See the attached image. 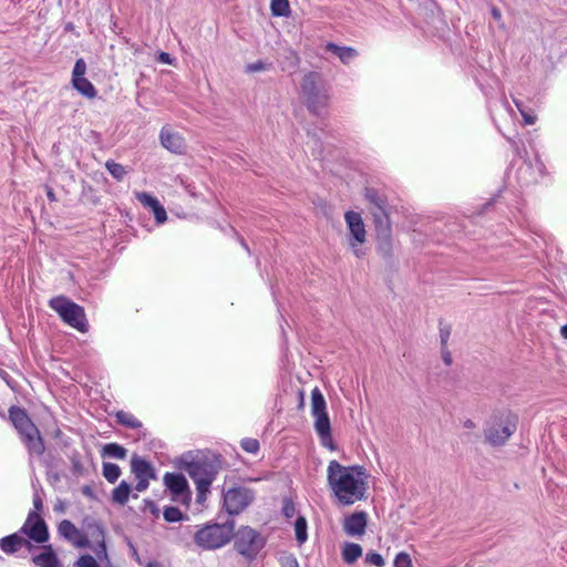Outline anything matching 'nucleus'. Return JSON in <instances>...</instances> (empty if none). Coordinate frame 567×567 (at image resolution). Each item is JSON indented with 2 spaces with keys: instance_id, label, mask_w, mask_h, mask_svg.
Here are the masks:
<instances>
[{
  "instance_id": "nucleus-42",
  "label": "nucleus",
  "mask_w": 567,
  "mask_h": 567,
  "mask_svg": "<svg viewBox=\"0 0 567 567\" xmlns=\"http://www.w3.org/2000/svg\"><path fill=\"white\" fill-rule=\"evenodd\" d=\"M152 210L157 223L162 224L167 219L166 210L159 203Z\"/></svg>"
},
{
  "instance_id": "nucleus-29",
  "label": "nucleus",
  "mask_w": 567,
  "mask_h": 567,
  "mask_svg": "<svg viewBox=\"0 0 567 567\" xmlns=\"http://www.w3.org/2000/svg\"><path fill=\"white\" fill-rule=\"evenodd\" d=\"M116 419L121 424L126 425L131 429H137L142 425L141 422L133 414H131L128 412H124V411L117 412Z\"/></svg>"
},
{
  "instance_id": "nucleus-49",
  "label": "nucleus",
  "mask_w": 567,
  "mask_h": 567,
  "mask_svg": "<svg viewBox=\"0 0 567 567\" xmlns=\"http://www.w3.org/2000/svg\"><path fill=\"white\" fill-rule=\"evenodd\" d=\"M442 357L446 365L452 364V355L450 351L446 349V347L442 349Z\"/></svg>"
},
{
  "instance_id": "nucleus-10",
  "label": "nucleus",
  "mask_w": 567,
  "mask_h": 567,
  "mask_svg": "<svg viewBox=\"0 0 567 567\" xmlns=\"http://www.w3.org/2000/svg\"><path fill=\"white\" fill-rule=\"evenodd\" d=\"M235 537L236 549L239 554L247 557L256 556L264 546L260 535L248 526L239 528Z\"/></svg>"
},
{
  "instance_id": "nucleus-3",
  "label": "nucleus",
  "mask_w": 567,
  "mask_h": 567,
  "mask_svg": "<svg viewBox=\"0 0 567 567\" xmlns=\"http://www.w3.org/2000/svg\"><path fill=\"white\" fill-rule=\"evenodd\" d=\"M328 483L339 505L354 503V466H342L331 461L328 465Z\"/></svg>"
},
{
  "instance_id": "nucleus-5",
  "label": "nucleus",
  "mask_w": 567,
  "mask_h": 567,
  "mask_svg": "<svg viewBox=\"0 0 567 567\" xmlns=\"http://www.w3.org/2000/svg\"><path fill=\"white\" fill-rule=\"evenodd\" d=\"M9 419L19 432L29 452L37 455L43 454L44 444L42 437L25 410L19 406H11L9 410Z\"/></svg>"
},
{
  "instance_id": "nucleus-36",
  "label": "nucleus",
  "mask_w": 567,
  "mask_h": 567,
  "mask_svg": "<svg viewBox=\"0 0 567 567\" xmlns=\"http://www.w3.org/2000/svg\"><path fill=\"white\" fill-rule=\"evenodd\" d=\"M342 558L348 564L354 563V544L353 543H346L343 550H342Z\"/></svg>"
},
{
  "instance_id": "nucleus-37",
  "label": "nucleus",
  "mask_w": 567,
  "mask_h": 567,
  "mask_svg": "<svg viewBox=\"0 0 567 567\" xmlns=\"http://www.w3.org/2000/svg\"><path fill=\"white\" fill-rule=\"evenodd\" d=\"M86 72V64L83 59L76 60L73 72H72V79H79L84 78Z\"/></svg>"
},
{
  "instance_id": "nucleus-51",
  "label": "nucleus",
  "mask_w": 567,
  "mask_h": 567,
  "mask_svg": "<svg viewBox=\"0 0 567 567\" xmlns=\"http://www.w3.org/2000/svg\"><path fill=\"white\" fill-rule=\"evenodd\" d=\"M33 506L37 511H41L43 507L42 499L38 494H35L33 497Z\"/></svg>"
},
{
  "instance_id": "nucleus-57",
  "label": "nucleus",
  "mask_w": 567,
  "mask_h": 567,
  "mask_svg": "<svg viewBox=\"0 0 567 567\" xmlns=\"http://www.w3.org/2000/svg\"><path fill=\"white\" fill-rule=\"evenodd\" d=\"M362 555V548L357 544V558Z\"/></svg>"
},
{
  "instance_id": "nucleus-48",
  "label": "nucleus",
  "mask_w": 567,
  "mask_h": 567,
  "mask_svg": "<svg viewBox=\"0 0 567 567\" xmlns=\"http://www.w3.org/2000/svg\"><path fill=\"white\" fill-rule=\"evenodd\" d=\"M462 427L466 431H475L476 430V424L473 420L471 419H466L462 422Z\"/></svg>"
},
{
  "instance_id": "nucleus-12",
  "label": "nucleus",
  "mask_w": 567,
  "mask_h": 567,
  "mask_svg": "<svg viewBox=\"0 0 567 567\" xmlns=\"http://www.w3.org/2000/svg\"><path fill=\"white\" fill-rule=\"evenodd\" d=\"M20 533L27 535L30 539L39 544L45 543L49 539L47 524L35 512H31L28 515Z\"/></svg>"
},
{
  "instance_id": "nucleus-7",
  "label": "nucleus",
  "mask_w": 567,
  "mask_h": 567,
  "mask_svg": "<svg viewBox=\"0 0 567 567\" xmlns=\"http://www.w3.org/2000/svg\"><path fill=\"white\" fill-rule=\"evenodd\" d=\"M50 307L59 313L64 322L80 332L87 331L84 309L64 296H58L49 301Z\"/></svg>"
},
{
  "instance_id": "nucleus-26",
  "label": "nucleus",
  "mask_w": 567,
  "mask_h": 567,
  "mask_svg": "<svg viewBox=\"0 0 567 567\" xmlns=\"http://www.w3.org/2000/svg\"><path fill=\"white\" fill-rule=\"evenodd\" d=\"M121 475V468L114 463H103V476L110 483H115Z\"/></svg>"
},
{
  "instance_id": "nucleus-28",
  "label": "nucleus",
  "mask_w": 567,
  "mask_h": 567,
  "mask_svg": "<svg viewBox=\"0 0 567 567\" xmlns=\"http://www.w3.org/2000/svg\"><path fill=\"white\" fill-rule=\"evenodd\" d=\"M105 167L107 172L116 179L122 181L125 175L127 174V171L122 164L115 163L113 161H107L105 163Z\"/></svg>"
},
{
  "instance_id": "nucleus-32",
  "label": "nucleus",
  "mask_w": 567,
  "mask_h": 567,
  "mask_svg": "<svg viewBox=\"0 0 567 567\" xmlns=\"http://www.w3.org/2000/svg\"><path fill=\"white\" fill-rule=\"evenodd\" d=\"M183 517L182 512L177 507H166L164 511V518L166 522L175 523L179 522Z\"/></svg>"
},
{
  "instance_id": "nucleus-41",
  "label": "nucleus",
  "mask_w": 567,
  "mask_h": 567,
  "mask_svg": "<svg viewBox=\"0 0 567 567\" xmlns=\"http://www.w3.org/2000/svg\"><path fill=\"white\" fill-rule=\"evenodd\" d=\"M357 243L365 241V229L362 219L357 215V234H355Z\"/></svg>"
},
{
  "instance_id": "nucleus-53",
  "label": "nucleus",
  "mask_w": 567,
  "mask_h": 567,
  "mask_svg": "<svg viewBox=\"0 0 567 567\" xmlns=\"http://www.w3.org/2000/svg\"><path fill=\"white\" fill-rule=\"evenodd\" d=\"M447 339H449V331L442 332L441 333V341H442L443 348L446 347Z\"/></svg>"
},
{
  "instance_id": "nucleus-19",
  "label": "nucleus",
  "mask_w": 567,
  "mask_h": 567,
  "mask_svg": "<svg viewBox=\"0 0 567 567\" xmlns=\"http://www.w3.org/2000/svg\"><path fill=\"white\" fill-rule=\"evenodd\" d=\"M131 471L136 478H155L153 466L137 455L131 460Z\"/></svg>"
},
{
  "instance_id": "nucleus-30",
  "label": "nucleus",
  "mask_w": 567,
  "mask_h": 567,
  "mask_svg": "<svg viewBox=\"0 0 567 567\" xmlns=\"http://www.w3.org/2000/svg\"><path fill=\"white\" fill-rule=\"evenodd\" d=\"M393 567H413L411 556L406 551H400L393 559Z\"/></svg>"
},
{
  "instance_id": "nucleus-2",
  "label": "nucleus",
  "mask_w": 567,
  "mask_h": 567,
  "mask_svg": "<svg viewBox=\"0 0 567 567\" xmlns=\"http://www.w3.org/2000/svg\"><path fill=\"white\" fill-rule=\"evenodd\" d=\"M300 94L308 111L317 116L323 115L330 103L329 86L319 72H308L300 82Z\"/></svg>"
},
{
  "instance_id": "nucleus-6",
  "label": "nucleus",
  "mask_w": 567,
  "mask_h": 567,
  "mask_svg": "<svg viewBox=\"0 0 567 567\" xmlns=\"http://www.w3.org/2000/svg\"><path fill=\"white\" fill-rule=\"evenodd\" d=\"M363 210L371 216L379 237H388L391 231V219L384 200L372 189L362 196Z\"/></svg>"
},
{
  "instance_id": "nucleus-38",
  "label": "nucleus",
  "mask_w": 567,
  "mask_h": 567,
  "mask_svg": "<svg viewBox=\"0 0 567 567\" xmlns=\"http://www.w3.org/2000/svg\"><path fill=\"white\" fill-rule=\"evenodd\" d=\"M365 560L373 565V566H377V567H383L385 561H384V558L382 557V555H380L379 553H368L365 555Z\"/></svg>"
},
{
  "instance_id": "nucleus-60",
  "label": "nucleus",
  "mask_w": 567,
  "mask_h": 567,
  "mask_svg": "<svg viewBox=\"0 0 567 567\" xmlns=\"http://www.w3.org/2000/svg\"><path fill=\"white\" fill-rule=\"evenodd\" d=\"M243 246L245 247L246 250H248V246L243 241Z\"/></svg>"
},
{
  "instance_id": "nucleus-8",
  "label": "nucleus",
  "mask_w": 567,
  "mask_h": 567,
  "mask_svg": "<svg viewBox=\"0 0 567 567\" xmlns=\"http://www.w3.org/2000/svg\"><path fill=\"white\" fill-rule=\"evenodd\" d=\"M311 414L315 417V429L322 445L333 449L326 400L318 388L311 391Z\"/></svg>"
},
{
  "instance_id": "nucleus-58",
  "label": "nucleus",
  "mask_w": 567,
  "mask_h": 567,
  "mask_svg": "<svg viewBox=\"0 0 567 567\" xmlns=\"http://www.w3.org/2000/svg\"><path fill=\"white\" fill-rule=\"evenodd\" d=\"M289 567H299L296 559H291Z\"/></svg>"
},
{
  "instance_id": "nucleus-20",
  "label": "nucleus",
  "mask_w": 567,
  "mask_h": 567,
  "mask_svg": "<svg viewBox=\"0 0 567 567\" xmlns=\"http://www.w3.org/2000/svg\"><path fill=\"white\" fill-rule=\"evenodd\" d=\"M324 52L331 53L338 58L343 64H349L354 58V51L350 47H340L334 43H327L323 47Z\"/></svg>"
},
{
  "instance_id": "nucleus-56",
  "label": "nucleus",
  "mask_w": 567,
  "mask_h": 567,
  "mask_svg": "<svg viewBox=\"0 0 567 567\" xmlns=\"http://www.w3.org/2000/svg\"><path fill=\"white\" fill-rule=\"evenodd\" d=\"M146 567H159V564L156 561H150Z\"/></svg>"
},
{
  "instance_id": "nucleus-44",
  "label": "nucleus",
  "mask_w": 567,
  "mask_h": 567,
  "mask_svg": "<svg viewBox=\"0 0 567 567\" xmlns=\"http://www.w3.org/2000/svg\"><path fill=\"white\" fill-rule=\"evenodd\" d=\"M267 69V65L266 63H264L262 61H256L254 63H250L246 66V71L249 72V73H255V72H259V71H264Z\"/></svg>"
},
{
  "instance_id": "nucleus-1",
  "label": "nucleus",
  "mask_w": 567,
  "mask_h": 567,
  "mask_svg": "<svg viewBox=\"0 0 567 567\" xmlns=\"http://www.w3.org/2000/svg\"><path fill=\"white\" fill-rule=\"evenodd\" d=\"M178 464L195 482L198 492L197 501L203 502L219 471V460L215 455L189 453L182 455Z\"/></svg>"
},
{
  "instance_id": "nucleus-47",
  "label": "nucleus",
  "mask_w": 567,
  "mask_h": 567,
  "mask_svg": "<svg viewBox=\"0 0 567 567\" xmlns=\"http://www.w3.org/2000/svg\"><path fill=\"white\" fill-rule=\"evenodd\" d=\"M144 511H150L153 515H158V508L153 501L144 502Z\"/></svg>"
},
{
  "instance_id": "nucleus-9",
  "label": "nucleus",
  "mask_w": 567,
  "mask_h": 567,
  "mask_svg": "<svg viewBox=\"0 0 567 567\" xmlns=\"http://www.w3.org/2000/svg\"><path fill=\"white\" fill-rule=\"evenodd\" d=\"M233 536V525H210L195 534V542L203 548L215 549L227 544Z\"/></svg>"
},
{
  "instance_id": "nucleus-39",
  "label": "nucleus",
  "mask_w": 567,
  "mask_h": 567,
  "mask_svg": "<svg viewBox=\"0 0 567 567\" xmlns=\"http://www.w3.org/2000/svg\"><path fill=\"white\" fill-rule=\"evenodd\" d=\"M241 447L249 453H257L259 450V442L256 439H245L241 442Z\"/></svg>"
},
{
  "instance_id": "nucleus-17",
  "label": "nucleus",
  "mask_w": 567,
  "mask_h": 567,
  "mask_svg": "<svg viewBox=\"0 0 567 567\" xmlns=\"http://www.w3.org/2000/svg\"><path fill=\"white\" fill-rule=\"evenodd\" d=\"M372 483L370 473L362 466H357V501L369 498V491Z\"/></svg>"
},
{
  "instance_id": "nucleus-22",
  "label": "nucleus",
  "mask_w": 567,
  "mask_h": 567,
  "mask_svg": "<svg viewBox=\"0 0 567 567\" xmlns=\"http://www.w3.org/2000/svg\"><path fill=\"white\" fill-rule=\"evenodd\" d=\"M132 492V486L122 481L117 487H115L112 492V501L120 505H125L128 501L130 494Z\"/></svg>"
},
{
  "instance_id": "nucleus-45",
  "label": "nucleus",
  "mask_w": 567,
  "mask_h": 567,
  "mask_svg": "<svg viewBox=\"0 0 567 567\" xmlns=\"http://www.w3.org/2000/svg\"><path fill=\"white\" fill-rule=\"evenodd\" d=\"M282 513L288 518H291L295 515V505L291 501H285Z\"/></svg>"
},
{
  "instance_id": "nucleus-11",
  "label": "nucleus",
  "mask_w": 567,
  "mask_h": 567,
  "mask_svg": "<svg viewBox=\"0 0 567 567\" xmlns=\"http://www.w3.org/2000/svg\"><path fill=\"white\" fill-rule=\"evenodd\" d=\"M255 498L251 489L246 487L229 488L224 494V506L230 515H237L243 512Z\"/></svg>"
},
{
  "instance_id": "nucleus-34",
  "label": "nucleus",
  "mask_w": 567,
  "mask_h": 567,
  "mask_svg": "<svg viewBox=\"0 0 567 567\" xmlns=\"http://www.w3.org/2000/svg\"><path fill=\"white\" fill-rule=\"evenodd\" d=\"M75 567H101L96 558L91 555H82L75 563Z\"/></svg>"
},
{
  "instance_id": "nucleus-24",
  "label": "nucleus",
  "mask_w": 567,
  "mask_h": 567,
  "mask_svg": "<svg viewBox=\"0 0 567 567\" xmlns=\"http://www.w3.org/2000/svg\"><path fill=\"white\" fill-rule=\"evenodd\" d=\"M126 449H124L122 445L117 443L105 444L101 452V455L103 457H112L117 460H124L126 457Z\"/></svg>"
},
{
  "instance_id": "nucleus-46",
  "label": "nucleus",
  "mask_w": 567,
  "mask_h": 567,
  "mask_svg": "<svg viewBox=\"0 0 567 567\" xmlns=\"http://www.w3.org/2000/svg\"><path fill=\"white\" fill-rule=\"evenodd\" d=\"M136 480H137V484L135 486V489L137 492H143L148 487L151 478H136Z\"/></svg>"
},
{
  "instance_id": "nucleus-33",
  "label": "nucleus",
  "mask_w": 567,
  "mask_h": 567,
  "mask_svg": "<svg viewBox=\"0 0 567 567\" xmlns=\"http://www.w3.org/2000/svg\"><path fill=\"white\" fill-rule=\"evenodd\" d=\"M368 526V516L364 512H357V536H362Z\"/></svg>"
},
{
  "instance_id": "nucleus-52",
  "label": "nucleus",
  "mask_w": 567,
  "mask_h": 567,
  "mask_svg": "<svg viewBox=\"0 0 567 567\" xmlns=\"http://www.w3.org/2000/svg\"><path fill=\"white\" fill-rule=\"evenodd\" d=\"M524 123L530 125L535 122V117L532 115L523 114Z\"/></svg>"
},
{
  "instance_id": "nucleus-13",
  "label": "nucleus",
  "mask_w": 567,
  "mask_h": 567,
  "mask_svg": "<svg viewBox=\"0 0 567 567\" xmlns=\"http://www.w3.org/2000/svg\"><path fill=\"white\" fill-rule=\"evenodd\" d=\"M59 534L78 548L89 547L90 540L72 522L64 519L59 524Z\"/></svg>"
},
{
  "instance_id": "nucleus-50",
  "label": "nucleus",
  "mask_w": 567,
  "mask_h": 567,
  "mask_svg": "<svg viewBox=\"0 0 567 567\" xmlns=\"http://www.w3.org/2000/svg\"><path fill=\"white\" fill-rule=\"evenodd\" d=\"M158 61L165 64L172 63L171 55L166 52H161V54L158 55Z\"/></svg>"
},
{
  "instance_id": "nucleus-21",
  "label": "nucleus",
  "mask_w": 567,
  "mask_h": 567,
  "mask_svg": "<svg viewBox=\"0 0 567 567\" xmlns=\"http://www.w3.org/2000/svg\"><path fill=\"white\" fill-rule=\"evenodd\" d=\"M83 528L85 529L84 535H86L87 538L91 537L95 542L104 539V530L96 520L86 518L83 523Z\"/></svg>"
},
{
  "instance_id": "nucleus-18",
  "label": "nucleus",
  "mask_w": 567,
  "mask_h": 567,
  "mask_svg": "<svg viewBox=\"0 0 567 567\" xmlns=\"http://www.w3.org/2000/svg\"><path fill=\"white\" fill-rule=\"evenodd\" d=\"M164 484L174 496H182L188 491L187 481L182 474L166 473Z\"/></svg>"
},
{
  "instance_id": "nucleus-16",
  "label": "nucleus",
  "mask_w": 567,
  "mask_h": 567,
  "mask_svg": "<svg viewBox=\"0 0 567 567\" xmlns=\"http://www.w3.org/2000/svg\"><path fill=\"white\" fill-rule=\"evenodd\" d=\"M23 546L28 547L29 550L33 549V545L19 533L9 535L0 540V548L7 554H13Z\"/></svg>"
},
{
  "instance_id": "nucleus-40",
  "label": "nucleus",
  "mask_w": 567,
  "mask_h": 567,
  "mask_svg": "<svg viewBox=\"0 0 567 567\" xmlns=\"http://www.w3.org/2000/svg\"><path fill=\"white\" fill-rule=\"evenodd\" d=\"M97 546L94 548L96 560H107V551L104 539L96 542Z\"/></svg>"
},
{
  "instance_id": "nucleus-43",
  "label": "nucleus",
  "mask_w": 567,
  "mask_h": 567,
  "mask_svg": "<svg viewBox=\"0 0 567 567\" xmlns=\"http://www.w3.org/2000/svg\"><path fill=\"white\" fill-rule=\"evenodd\" d=\"M343 528L348 535L354 536V514L346 517Z\"/></svg>"
},
{
  "instance_id": "nucleus-4",
  "label": "nucleus",
  "mask_w": 567,
  "mask_h": 567,
  "mask_svg": "<svg viewBox=\"0 0 567 567\" xmlns=\"http://www.w3.org/2000/svg\"><path fill=\"white\" fill-rule=\"evenodd\" d=\"M517 427L516 415L503 410L494 413L484 429L485 442L491 446L504 445L515 433Z\"/></svg>"
},
{
  "instance_id": "nucleus-23",
  "label": "nucleus",
  "mask_w": 567,
  "mask_h": 567,
  "mask_svg": "<svg viewBox=\"0 0 567 567\" xmlns=\"http://www.w3.org/2000/svg\"><path fill=\"white\" fill-rule=\"evenodd\" d=\"M72 85L76 91L89 99H93L96 95L95 87L85 76L72 79Z\"/></svg>"
},
{
  "instance_id": "nucleus-59",
  "label": "nucleus",
  "mask_w": 567,
  "mask_h": 567,
  "mask_svg": "<svg viewBox=\"0 0 567 567\" xmlns=\"http://www.w3.org/2000/svg\"><path fill=\"white\" fill-rule=\"evenodd\" d=\"M300 395H301V400H303L302 393H300ZM302 405H303V401L300 402V406H302Z\"/></svg>"
},
{
  "instance_id": "nucleus-27",
  "label": "nucleus",
  "mask_w": 567,
  "mask_h": 567,
  "mask_svg": "<svg viewBox=\"0 0 567 567\" xmlns=\"http://www.w3.org/2000/svg\"><path fill=\"white\" fill-rule=\"evenodd\" d=\"M295 534H296V539L298 540L299 544H303L307 540V538H308V535H307V520H306L305 517L299 516L296 519V523H295Z\"/></svg>"
},
{
  "instance_id": "nucleus-25",
  "label": "nucleus",
  "mask_w": 567,
  "mask_h": 567,
  "mask_svg": "<svg viewBox=\"0 0 567 567\" xmlns=\"http://www.w3.org/2000/svg\"><path fill=\"white\" fill-rule=\"evenodd\" d=\"M271 13L276 17H287L290 12L288 0H271Z\"/></svg>"
},
{
  "instance_id": "nucleus-55",
  "label": "nucleus",
  "mask_w": 567,
  "mask_h": 567,
  "mask_svg": "<svg viewBox=\"0 0 567 567\" xmlns=\"http://www.w3.org/2000/svg\"><path fill=\"white\" fill-rule=\"evenodd\" d=\"M560 333L564 339H567V323L561 327Z\"/></svg>"
},
{
  "instance_id": "nucleus-15",
  "label": "nucleus",
  "mask_w": 567,
  "mask_h": 567,
  "mask_svg": "<svg viewBox=\"0 0 567 567\" xmlns=\"http://www.w3.org/2000/svg\"><path fill=\"white\" fill-rule=\"evenodd\" d=\"M161 143L162 145L173 152V153H182L185 148L184 140L178 134L169 130L168 127H163L161 131Z\"/></svg>"
},
{
  "instance_id": "nucleus-54",
  "label": "nucleus",
  "mask_w": 567,
  "mask_h": 567,
  "mask_svg": "<svg viewBox=\"0 0 567 567\" xmlns=\"http://www.w3.org/2000/svg\"><path fill=\"white\" fill-rule=\"evenodd\" d=\"M47 196H48V198H49L51 202H55V200H56L55 195H54V193H53V190H52L51 188H49V189H48V192H47Z\"/></svg>"
},
{
  "instance_id": "nucleus-35",
  "label": "nucleus",
  "mask_w": 567,
  "mask_h": 567,
  "mask_svg": "<svg viewBox=\"0 0 567 567\" xmlns=\"http://www.w3.org/2000/svg\"><path fill=\"white\" fill-rule=\"evenodd\" d=\"M344 218L350 230L349 245L354 247V212L348 210Z\"/></svg>"
},
{
  "instance_id": "nucleus-31",
  "label": "nucleus",
  "mask_w": 567,
  "mask_h": 567,
  "mask_svg": "<svg viewBox=\"0 0 567 567\" xmlns=\"http://www.w3.org/2000/svg\"><path fill=\"white\" fill-rule=\"evenodd\" d=\"M135 197L141 204H143L144 206H147L152 209L154 208V206H156L159 203L155 197H153L152 195H150L145 192L136 193Z\"/></svg>"
},
{
  "instance_id": "nucleus-14",
  "label": "nucleus",
  "mask_w": 567,
  "mask_h": 567,
  "mask_svg": "<svg viewBox=\"0 0 567 567\" xmlns=\"http://www.w3.org/2000/svg\"><path fill=\"white\" fill-rule=\"evenodd\" d=\"M31 561L37 567H63L51 545L41 547V551L33 555Z\"/></svg>"
}]
</instances>
